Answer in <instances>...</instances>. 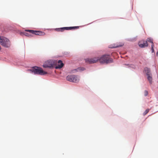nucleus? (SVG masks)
<instances>
[{
	"label": "nucleus",
	"mask_w": 158,
	"mask_h": 158,
	"mask_svg": "<svg viewBox=\"0 0 158 158\" xmlns=\"http://www.w3.org/2000/svg\"><path fill=\"white\" fill-rule=\"evenodd\" d=\"M1 47L0 46V50H1Z\"/></svg>",
	"instance_id": "nucleus-20"
},
{
	"label": "nucleus",
	"mask_w": 158,
	"mask_h": 158,
	"mask_svg": "<svg viewBox=\"0 0 158 158\" xmlns=\"http://www.w3.org/2000/svg\"><path fill=\"white\" fill-rule=\"evenodd\" d=\"M43 66L45 68H51L53 67V64L51 63L50 61H47L44 64Z\"/></svg>",
	"instance_id": "nucleus-9"
},
{
	"label": "nucleus",
	"mask_w": 158,
	"mask_h": 158,
	"mask_svg": "<svg viewBox=\"0 0 158 158\" xmlns=\"http://www.w3.org/2000/svg\"><path fill=\"white\" fill-rule=\"evenodd\" d=\"M24 34L27 36L31 37L32 36L31 35L29 34V33L27 32H24Z\"/></svg>",
	"instance_id": "nucleus-16"
},
{
	"label": "nucleus",
	"mask_w": 158,
	"mask_h": 158,
	"mask_svg": "<svg viewBox=\"0 0 158 158\" xmlns=\"http://www.w3.org/2000/svg\"><path fill=\"white\" fill-rule=\"evenodd\" d=\"M149 109H146L145 111L143 113V115H145L146 114H147L149 111Z\"/></svg>",
	"instance_id": "nucleus-15"
},
{
	"label": "nucleus",
	"mask_w": 158,
	"mask_h": 158,
	"mask_svg": "<svg viewBox=\"0 0 158 158\" xmlns=\"http://www.w3.org/2000/svg\"><path fill=\"white\" fill-rule=\"evenodd\" d=\"M0 44L5 48H9L11 45L9 40L3 37H0Z\"/></svg>",
	"instance_id": "nucleus-3"
},
{
	"label": "nucleus",
	"mask_w": 158,
	"mask_h": 158,
	"mask_svg": "<svg viewBox=\"0 0 158 158\" xmlns=\"http://www.w3.org/2000/svg\"><path fill=\"white\" fill-rule=\"evenodd\" d=\"M146 41H147V42H150L151 43H152V44H154L152 40V39L151 38H148L147 39Z\"/></svg>",
	"instance_id": "nucleus-14"
},
{
	"label": "nucleus",
	"mask_w": 158,
	"mask_h": 158,
	"mask_svg": "<svg viewBox=\"0 0 158 158\" xmlns=\"http://www.w3.org/2000/svg\"><path fill=\"white\" fill-rule=\"evenodd\" d=\"M144 96H147L148 95V91L147 90L144 91Z\"/></svg>",
	"instance_id": "nucleus-17"
},
{
	"label": "nucleus",
	"mask_w": 158,
	"mask_h": 158,
	"mask_svg": "<svg viewBox=\"0 0 158 158\" xmlns=\"http://www.w3.org/2000/svg\"><path fill=\"white\" fill-rule=\"evenodd\" d=\"M64 64L62 61L61 60H58L57 65L55 67L56 69H60L62 68L64 66Z\"/></svg>",
	"instance_id": "nucleus-10"
},
{
	"label": "nucleus",
	"mask_w": 158,
	"mask_h": 158,
	"mask_svg": "<svg viewBox=\"0 0 158 158\" xmlns=\"http://www.w3.org/2000/svg\"><path fill=\"white\" fill-rule=\"evenodd\" d=\"M147 79L149 83L151 84L152 83V74H150L147 75Z\"/></svg>",
	"instance_id": "nucleus-13"
},
{
	"label": "nucleus",
	"mask_w": 158,
	"mask_h": 158,
	"mask_svg": "<svg viewBox=\"0 0 158 158\" xmlns=\"http://www.w3.org/2000/svg\"><path fill=\"white\" fill-rule=\"evenodd\" d=\"M144 72L146 73L147 76L152 74L150 69L147 67L145 68Z\"/></svg>",
	"instance_id": "nucleus-12"
},
{
	"label": "nucleus",
	"mask_w": 158,
	"mask_h": 158,
	"mask_svg": "<svg viewBox=\"0 0 158 158\" xmlns=\"http://www.w3.org/2000/svg\"><path fill=\"white\" fill-rule=\"evenodd\" d=\"M139 46L141 48L147 47L148 46L147 41L144 40H141L138 43Z\"/></svg>",
	"instance_id": "nucleus-8"
},
{
	"label": "nucleus",
	"mask_w": 158,
	"mask_h": 158,
	"mask_svg": "<svg viewBox=\"0 0 158 158\" xmlns=\"http://www.w3.org/2000/svg\"><path fill=\"white\" fill-rule=\"evenodd\" d=\"M66 79L69 81L75 83H77L79 81V77L75 75L68 76L66 77Z\"/></svg>",
	"instance_id": "nucleus-4"
},
{
	"label": "nucleus",
	"mask_w": 158,
	"mask_h": 158,
	"mask_svg": "<svg viewBox=\"0 0 158 158\" xmlns=\"http://www.w3.org/2000/svg\"><path fill=\"white\" fill-rule=\"evenodd\" d=\"M114 46L112 47H110L111 48H118L123 46L124 45V44L122 43H117L116 44H114Z\"/></svg>",
	"instance_id": "nucleus-11"
},
{
	"label": "nucleus",
	"mask_w": 158,
	"mask_h": 158,
	"mask_svg": "<svg viewBox=\"0 0 158 158\" xmlns=\"http://www.w3.org/2000/svg\"><path fill=\"white\" fill-rule=\"evenodd\" d=\"M79 27V26L71 27H64L61 28H58L56 29V30L57 31H63L64 30H71L72 29H78Z\"/></svg>",
	"instance_id": "nucleus-5"
},
{
	"label": "nucleus",
	"mask_w": 158,
	"mask_h": 158,
	"mask_svg": "<svg viewBox=\"0 0 158 158\" xmlns=\"http://www.w3.org/2000/svg\"><path fill=\"white\" fill-rule=\"evenodd\" d=\"M98 61L101 64H108L113 62V60L108 55H104L101 57H98Z\"/></svg>",
	"instance_id": "nucleus-1"
},
{
	"label": "nucleus",
	"mask_w": 158,
	"mask_h": 158,
	"mask_svg": "<svg viewBox=\"0 0 158 158\" xmlns=\"http://www.w3.org/2000/svg\"><path fill=\"white\" fill-rule=\"evenodd\" d=\"M27 71L34 73L35 74L40 75H44L47 74V72L43 71L42 68L37 66L34 67L32 69L28 70Z\"/></svg>",
	"instance_id": "nucleus-2"
},
{
	"label": "nucleus",
	"mask_w": 158,
	"mask_h": 158,
	"mask_svg": "<svg viewBox=\"0 0 158 158\" xmlns=\"http://www.w3.org/2000/svg\"><path fill=\"white\" fill-rule=\"evenodd\" d=\"M25 31H26L29 32L30 33L33 34H34L36 35H42L45 34L44 32L40 31H34L30 30H26Z\"/></svg>",
	"instance_id": "nucleus-7"
},
{
	"label": "nucleus",
	"mask_w": 158,
	"mask_h": 158,
	"mask_svg": "<svg viewBox=\"0 0 158 158\" xmlns=\"http://www.w3.org/2000/svg\"><path fill=\"white\" fill-rule=\"evenodd\" d=\"M86 63L88 64H93L96 63L98 61V57H95L93 58H88L85 59Z\"/></svg>",
	"instance_id": "nucleus-6"
},
{
	"label": "nucleus",
	"mask_w": 158,
	"mask_h": 158,
	"mask_svg": "<svg viewBox=\"0 0 158 158\" xmlns=\"http://www.w3.org/2000/svg\"><path fill=\"white\" fill-rule=\"evenodd\" d=\"M78 69H79V70L83 71L85 69L83 67H82V68L81 67V68H79Z\"/></svg>",
	"instance_id": "nucleus-19"
},
{
	"label": "nucleus",
	"mask_w": 158,
	"mask_h": 158,
	"mask_svg": "<svg viewBox=\"0 0 158 158\" xmlns=\"http://www.w3.org/2000/svg\"><path fill=\"white\" fill-rule=\"evenodd\" d=\"M154 47V44H152V48L151 50H152V52H153L154 51V50L153 49V47Z\"/></svg>",
	"instance_id": "nucleus-18"
}]
</instances>
